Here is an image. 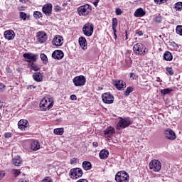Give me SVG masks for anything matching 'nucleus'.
Listing matches in <instances>:
<instances>
[{
	"instance_id": "1",
	"label": "nucleus",
	"mask_w": 182,
	"mask_h": 182,
	"mask_svg": "<svg viewBox=\"0 0 182 182\" xmlns=\"http://www.w3.org/2000/svg\"><path fill=\"white\" fill-rule=\"evenodd\" d=\"M52 107H53V100L51 98H43L40 102V109L43 112H46V110H49Z\"/></svg>"
},
{
	"instance_id": "2",
	"label": "nucleus",
	"mask_w": 182,
	"mask_h": 182,
	"mask_svg": "<svg viewBox=\"0 0 182 182\" xmlns=\"http://www.w3.org/2000/svg\"><path fill=\"white\" fill-rule=\"evenodd\" d=\"M132 119L130 117H124V118H119L118 123L117 124V130H120L122 129H126V127H129L130 124H132Z\"/></svg>"
},
{
	"instance_id": "3",
	"label": "nucleus",
	"mask_w": 182,
	"mask_h": 182,
	"mask_svg": "<svg viewBox=\"0 0 182 182\" xmlns=\"http://www.w3.org/2000/svg\"><path fill=\"white\" fill-rule=\"evenodd\" d=\"M115 181L117 182H129L130 181V176L125 171H120L116 173Z\"/></svg>"
},
{
	"instance_id": "4",
	"label": "nucleus",
	"mask_w": 182,
	"mask_h": 182,
	"mask_svg": "<svg viewBox=\"0 0 182 182\" xmlns=\"http://www.w3.org/2000/svg\"><path fill=\"white\" fill-rule=\"evenodd\" d=\"M78 15L80 16H87L92 12V6L85 4L77 8Z\"/></svg>"
},
{
	"instance_id": "5",
	"label": "nucleus",
	"mask_w": 182,
	"mask_h": 182,
	"mask_svg": "<svg viewBox=\"0 0 182 182\" xmlns=\"http://www.w3.org/2000/svg\"><path fill=\"white\" fill-rule=\"evenodd\" d=\"M95 31V26L92 23H87L82 27V32L85 36L90 37Z\"/></svg>"
},
{
	"instance_id": "6",
	"label": "nucleus",
	"mask_w": 182,
	"mask_h": 182,
	"mask_svg": "<svg viewBox=\"0 0 182 182\" xmlns=\"http://www.w3.org/2000/svg\"><path fill=\"white\" fill-rule=\"evenodd\" d=\"M149 167L150 170L157 173L161 170V162L157 159H153L149 162Z\"/></svg>"
},
{
	"instance_id": "7",
	"label": "nucleus",
	"mask_w": 182,
	"mask_h": 182,
	"mask_svg": "<svg viewBox=\"0 0 182 182\" xmlns=\"http://www.w3.org/2000/svg\"><path fill=\"white\" fill-rule=\"evenodd\" d=\"M23 58H24L25 62H28V63H35V62L38 60L39 55L32 53H27L23 54Z\"/></svg>"
},
{
	"instance_id": "8",
	"label": "nucleus",
	"mask_w": 182,
	"mask_h": 182,
	"mask_svg": "<svg viewBox=\"0 0 182 182\" xmlns=\"http://www.w3.org/2000/svg\"><path fill=\"white\" fill-rule=\"evenodd\" d=\"M133 50L136 55H144L146 54V46L141 43L134 45Z\"/></svg>"
},
{
	"instance_id": "9",
	"label": "nucleus",
	"mask_w": 182,
	"mask_h": 182,
	"mask_svg": "<svg viewBox=\"0 0 182 182\" xmlns=\"http://www.w3.org/2000/svg\"><path fill=\"white\" fill-rule=\"evenodd\" d=\"M70 176L73 180L79 178L83 176V171L80 168H74L70 171Z\"/></svg>"
},
{
	"instance_id": "10",
	"label": "nucleus",
	"mask_w": 182,
	"mask_h": 182,
	"mask_svg": "<svg viewBox=\"0 0 182 182\" xmlns=\"http://www.w3.org/2000/svg\"><path fill=\"white\" fill-rule=\"evenodd\" d=\"M75 86H85L86 85V77L84 75L76 76L73 79Z\"/></svg>"
},
{
	"instance_id": "11",
	"label": "nucleus",
	"mask_w": 182,
	"mask_h": 182,
	"mask_svg": "<svg viewBox=\"0 0 182 182\" xmlns=\"http://www.w3.org/2000/svg\"><path fill=\"white\" fill-rule=\"evenodd\" d=\"M102 102L106 105H112L114 102V97L110 92H106L102 95Z\"/></svg>"
},
{
	"instance_id": "12",
	"label": "nucleus",
	"mask_w": 182,
	"mask_h": 182,
	"mask_svg": "<svg viewBox=\"0 0 182 182\" xmlns=\"http://www.w3.org/2000/svg\"><path fill=\"white\" fill-rule=\"evenodd\" d=\"M37 36V41L40 43H45L46 42V40L48 39V36H46V33L44 31H38L36 34Z\"/></svg>"
},
{
	"instance_id": "13",
	"label": "nucleus",
	"mask_w": 182,
	"mask_h": 182,
	"mask_svg": "<svg viewBox=\"0 0 182 182\" xmlns=\"http://www.w3.org/2000/svg\"><path fill=\"white\" fill-rule=\"evenodd\" d=\"M114 86L116 87L117 90H123L126 87V82L123 80H116L114 81Z\"/></svg>"
},
{
	"instance_id": "14",
	"label": "nucleus",
	"mask_w": 182,
	"mask_h": 182,
	"mask_svg": "<svg viewBox=\"0 0 182 182\" xmlns=\"http://www.w3.org/2000/svg\"><path fill=\"white\" fill-rule=\"evenodd\" d=\"M28 126H29V122L26 119H21L18 122V127L20 130H22V132L28 130Z\"/></svg>"
},
{
	"instance_id": "15",
	"label": "nucleus",
	"mask_w": 182,
	"mask_h": 182,
	"mask_svg": "<svg viewBox=\"0 0 182 182\" xmlns=\"http://www.w3.org/2000/svg\"><path fill=\"white\" fill-rule=\"evenodd\" d=\"M4 36L7 41H12L15 39V31L14 30H6L4 33Z\"/></svg>"
},
{
	"instance_id": "16",
	"label": "nucleus",
	"mask_w": 182,
	"mask_h": 182,
	"mask_svg": "<svg viewBox=\"0 0 182 182\" xmlns=\"http://www.w3.org/2000/svg\"><path fill=\"white\" fill-rule=\"evenodd\" d=\"M42 11L47 16H50L52 15V4H47L43 6Z\"/></svg>"
},
{
	"instance_id": "17",
	"label": "nucleus",
	"mask_w": 182,
	"mask_h": 182,
	"mask_svg": "<svg viewBox=\"0 0 182 182\" xmlns=\"http://www.w3.org/2000/svg\"><path fill=\"white\" fill-rule=\"evenodd\" d=\"M63 56H65V54L63 53V51L60 50H55L52 53V58L53 59H56L57 60H60V59H63Z\"/></svg>"
},
{
	"instance_id": "18",
	"label": "nucleus",
	"mask_w": 182,
	"mask_h": 182,
	"mask_svg": "<svg viewBox=\"0 0 182 182\" xmlns=\"http://www.w3.org/2000/svg\"><path fill=\"white\" fill-rule=\"evenodd\" d=\"M52 42L55 46H62L63 45V38L60 36H55Z\"/></svg>"
},
{
	"instance_id": "19",
	"label": "nucleus",
	"mask_w": 182,
	"mask_h": 182,
	"mask_svg": "<svg viewBox=\"0 0 182 182\" xmlns=\"http://www.w3.org/2000/svg\"><path fill=\"white\" fill-rule=\"evenodd\" d=\"M165 137H166V139H168V140H175L177 136H176V133H174L173 130L167 129L166 130H165Z\"/></svg>"
},
{
	"instance_id": "20",
	"label": "nucleus",
	"mask_w": 182,
	"mask_h": 182,
	"mask_svg": "<svg viewBox=\"0 0 182 182\" xmlns=\"http://www.w3.org/2000/svg\"><path fill=\"white\" fill-rule=\"evenodd\" d=\"M30 148L33 151H38L41 149V143L38 140H33L31 141Z\"/></svg>"
},
{
	"instance_id": "21",
	"label": "nucleus",
	"mask_w": 182,
	"mask_h": 182,
	"mask_svg": "<svg viewBox=\"0 0 182 182\" xmlns=\"http://www.w3.org/2000/svg\"><path fill=\"white\" fill-rule=\"evenodd\" d=\"M146 15V11L142 8L137 9L134 13L135 18H143Z\"/></svg>"
},
{
	"instance_id": "22",
	"label": "nucleus",
	"mask_w": 182,
	"mask_h": 182,
	"mask_svg": "<svg viewBox=\"0 0 182 182\" xmlns=\"http://www.w3.org/2000/svg\"><path fill=\"white\" fill-rule=\"evenodd\" d=\"M113 134H114V128L112 127H107L104 130L105 137H111Z\"/></svg>"
},
{
	"instance_id": "23",
	"label": "nucleus",
	"mask_w": 182,
	"mask_h": 182,
	"mask_svg": "<svg viewBox=\"0 0 182 182\" xmlns=\"http://www.w3.org/2000/svg\"><path fill=\"white\" fill-rule=\"evenodd\" d=\"M80 46H81L82 49L85 50V49H87V43L86 41V38L85 37H80L78 40Z\"/></svg>"
},
{
	"instance_id": "24",
	"label": "nucleus",
	"mask_w": 182,
	"mask_h": 182,
	"mask_svg": "<svg viewBox=\"0 0 182 182\" xmlns=\"http://www.w3.org/2000/svg\"><path fill=\"white\" fill-rule=\"evenodd\" d=\"M12 164L17 167H21V166H22V159L19 156H15L12 159Z\"/></svg>"
},
{
	"instance_id": "25",
	"label": "nucleus",
	"mask_w": 182,
	"mask_h": 182,
	"mask_svg": "<svg viewBox=\"0 0 182 182\" xmlns=\"http://www.w3.org/2000/svg\"><path fill=\"white\" fill-rule=\"evenodd\" d=\"M101 160H106L109 157V151L107 149H102L99 154Z\"/></svg>"
},
{
	"instance_id": "26",
	"label": "nucleus",
	"mask_w": 182,
	"mask_h": 182,
	"mask_svg": "<svg viewBox=\"0 0 182 182\" xmlns=\"http://www.w3.org/2000/svg\"><path fill=\"white\" fill-rule=\"evenodd\" d=\"M164 59L166 60V62H171V60H173V55L170 51H166L164 53Z\"/></svg>"
},
{
	"instance_id": "27",
	"label": "nucleus",
	"mask_w": 182,
	"mask_h": 182,
	"mask_svg": "<svg viewBox=\"0 0 182 182\" xmlns=\"http://www.w3.org/2000/svg\"><path fill=\"white\" fill-rule=\"evenodd\" d=\"M33 77L36 82H42V80L43 79V76L41 73H35L33 75Z\"/></svg>"
},
{
	"instance_id": "28",
	"label": "nucleus",
	"mask_w": 182,
	"mask_h": 182,
	"mask_svg": "<svg viewBox=\"0 0 182 182\" xmlns=\"http://www.w3.org/2000/svg\"><path fill=\"white\" fill-rule=\"evenodd\" d=\"M53 133L57 136H62L65 133V129L63 128H56L54 129Z\"/></svg>"
},
{
	"instance_id": "29",
	"label": "nucleus",
	"mask_w": 182,
	"mask_h": 182,
	"mask_svg": "<svg viewBox=\"0 0 182 182\" xmlns=\"http://www.w3.org/2000/svg\"><path fill=\"white\" fill-rule=\"evenodd\" d=\"M82 167L84 170L87 171V170H90V168H92V164H90V162L89 161H85L82 162Z\"/></svg>"
},
{
	"instance_id": "30",
	"label": "nucleus",
	"mask_w": 182,
	"mask_h": 182,
	"mask_svg": "<svg viewBox=\"0 0 182 182\" xmlns=\"http://www.w3.org/2000/svg\"><path fill=\"white\" fill-rule=\"evenodd\" d=\"M28 66L31 70H34V72H38V70H39V67L34 64V63H28Z\"/></svg>"
},
{
	"instance_id": "31",
	"label": "nucleus",
	"mask_w": 182,
	"mask_h": 182,
	"mask_svg": "<svg viewBox=\"0 0 182 182\" xmlns=\"http://www.w3.org/2000/svg\"><path fill=\"white\" fill-rule=\"evenodd\" d=\"M171 92H173V89H171V88H166V89L161 90V93L164 96H166V95H170V93H171Z\"/></svg>"
},
{
	"instance_id": "32",
	"label": "nucleus",
	"mask_w": 182,
	"mask_h": 182,
	"mask_svg": "<svg viewBox=\"0 0 182 182\" xmlns=\"http://www.w3.org/2000/svg\"><path fill=\"white\" fill-rule=\"evenodd\" d=\"M40 58L44 65H48V56H46V55L41 53L40 55Z\"/></svg>"
},
{
	"instance_id": "33",
	"label": "nucleus",
	"mask_w": 182,
	"mask_h": 182,
	"mask_svg": "<svg viewBox=\"0 0 182 182\" xmlns=\"http://www.w3.org/2000/svg\"><path fill=\"white\" fill-rule=\"evenodd\" d=\"M112 30L116 32V28H117V18H113L112 21Z\"/></svg>"
},
{
	"instance_id": "34",
	"label": "nucleus",
	"mask_w": 182,
	"mask_h": 182,
	"mask_svg": "<svg viewBox=\"0 0 182 182\" xmlns=\"http://www.w3.org/2000/svg\"><path fill=\"white\" fill-rule=\"evenodd\" d=\"M133 90H134V88H133L132 87H128L125 92H124V96H129L130 93L133 92Z\"/></svg>"
},
{
	"instance_id": "35",
	"label": "nucleus",
	"mask_w": 182,
	"mask_h": 182,
	"mask_svg": "<svg viewBox=\"0 0 182 182\" xmlns=\"http://www.w3.org/2000/svg\"><path fill=\"white\" fill-rule=\"evenodd\" d=\"M162 21H163V17H161V16H154V21L156 22V23H161Z\"/></svg>"
},
{
	"instance_id": "36",
	"label": "nucleus",
	"mask_w": 182,
	"mask_h": 182,
	"mask_svg": "<svg viewBox=\"0 0 182 182\" xmlns=\"http://www.w3.org/2000/svg\"><path fill=\"white\" fill-rule=\"evenodd\" d=\"M176 11H181L182 10V2L179 1L178 3L175 4V6H174Z\"/></svg>"
},
{
	"instance_id": "37",
	"label": "nucleus",
	"mask_w": 182,
	"mask_h": 182,
	"mask_svg": "<svg viewBox=\"0 0 182 182\" xmlns=\"http://www.w3.org/2000/svg\"><path fill=\"white\" fill-rule=\"evenodd\" d=\"M33 16L36 19H39L40 18H42V16H43L42 15V13L41 11H34Z\"/></svg>"
},
{
	"instance_id": "38",
	"label": "nucleus",
	"mask_w": 182,
	"mask_h": 182,
	"mask_svg": "<svg viewBox=\"0 0 182 182\" xmlns=\"http://www.w3.org/2000/svg\"><path fill=\"white\" fill-rule=\"evenodd\" d=\"M12 174L14 176V177H18V176L21 174V171L18 169H13Z\"/></svg>"
},
{
	"instance_id": "39",
	"label": "nucleus",
	"mask_w": 182,
	"mask_h": 182,
	"mask_svg": "<svg viewBox=\"0 0 182 182\" xmlns=\"http://www.w3.org/2000/svg\"><path fill=\"white\" fill-rule=\"evenodd\" d=\"M176 31L178 35H181V36H182V26H178Z\"/></svg>"
},
{
	"instance_id": "40",
	"label": "nucleus",
	"mask_w": 182,
	"mask_h": 182,
	"mask_svg": "<svg viewBox=\"0 0 182 182\" xmlns=\"http://www.w3.org/2000/svg\"><path fill=\"white\" fill-rule=\"evenodd\" d=\"M167 75H174V72L173 71V68L170 67H167L166 68Z\"/></svg>"
},
{
	"instance_id": "41",
	"label": "nucleus",
	"mask_w": 182,
	"mask_h": 182,
	"mask_svg": "<svg viewBox=\"0 0 182 182\" xmlns=\"http://www.w3.org/2000/svg\"><path fill=\"white\" fill-rule=\"evenodd\" d=\"M154 2L158 5H161V4H166V2H167V0H154Z\"/></svg>"
},
{
	"instance_id": "42",
	"label": "nucleus",
	"mask_w": 182,
	"mask_h": 182,
	"mask_svg": "<svg viewBox=\"0 0 182 182\" xmlns=\"http://www.w3.org/2000/svg\"><path fill=\"white\" fill-rule=\"evenodd\" d=\"M20 18H21V19H23V21H26V14H25L24 12H21Z\"/></svg>"
},
{
	"instance_id": "43",
	"label": "nucleus",
	"mask_w": 182,
	"mask_h": 182,
	"mask_svg": "<svg viewBox=\"0 0 182 182\" xmlns=\"http://www.w3.org/2000/svg\"><path fill=\"white\" fill-rule=\"evenodd\" d=\"M135 33H136V35H137L138 36H143V35H144L143 31H141V30H136V31H135Z\"/></svg>"
},
{
	"instance_id": "44",
	"label": "nucleus",
	"mask_w": 182,
	"mask_h": 182,
	"mask_svg": "<svg viewBox=\"0 0 182 182\" xmlns=\"http://www.w3.org/2000/svg\"><path fill=\"white\" fill-rule=\"evenodd\" d=\"M4 136L6 139H11V137H12V133L11 132H6L4 134Z\"/></svg>"
},
{
	"instance_id": "45",
	"label": "nucleus",
	"mask_w": 182,
	"mask_h": 182,
	"mask_svg": "<svg viewBox=\"0 0 182 182\" xmlns=\"http://www.w3.org/2000/svg\"><path fill=\"white\" fill-rule=\"evenodd\" d=\"M115 14L116 15H122V14H123V11H122V9H116Z\"/></svg>"
},
{
	"instance_id": "46",
	"label": "nucleus",
	"mask_w": 182,
	"mask_h": 182,
	"mask_svg": "<svg viewBox=\"0 0 182 182\" xmlns=\"http://www.w3.org/2000/svg\"><path fill=\"white\" fill-rule=\"evenodd\" d=\"M70 164H76L77 163V159L76 158H73L70 159Z\"/></svg>"
},
{
	"instance_id": "47",
	"label": "nucleus",
	"mask_w": 182,
	"mask_h": 182,
	"mask_svg": "<svg viewBox=\"0 0 182 182\" xmlns=\"http://www.w3.org/2000/svg\"><path fill=\"white\" fill-rule=\"evenodd\" d=\"M62 8L59 5H56L54 8L55 12H59Z\"/></svg>"
},
{
	"instance_id": "48",
	"label": "nucleus",
	"mask_w": 182,
	"mask_h": 182,
	"mask_svg": "<svg viewBox=\"0 0 182 182\" xmlns=\"http://www.w3.org/2000/svg\"><path fill=\"white\" fill-rule=\"evenodd\" d=\"M41 182H53V181H52V178L50 177H47L44 178Z\"/></svg>"
},
{
	"instance_id": "49",
	"label": "nucleus",
	"mask_w": 182,
	"mask_h": 182,
	"mask_svg": "<svg viewBox=\"0 0 182 182\" xmlns=\"http://www.w3.org/2000/svg\"><path fill=\"white\" fill-rule=\"evenodd\" d=\"M5 177V171H0V180Z\"/></svg>"
},
{
	"instance_id": "50",
	"label": "nucleus",
	"mask_w": 182,
	"mask_h": 182,
	"mask_svg": "<svg viewBox=\"0 0 182 182\" xmlns=\"http://www.w3.org/2000/svg\"><path fill=\"white\" fill-rule=\"evenodd\" d=\"M18 182H29V179L26 178H21L18 180Z\"/></svg>"
},
{
	"instance_id": "51",
	"label": "nucleus",
	"mask_w": 182,
	"mask_h": 182,
	"mask_svg": "<svg viewBox=\"0 0 182 182\" xmlns=\"http://www.w3.org/2000/svg\"><path fill=\"white\" fill-rule=\"evenodd\" d=\"M100 2V0H95L93 2V5L96 7H97V4Z\"/></svg>"
},
{
	"instance_id": "52",
	"label": "nucleus",
	"mask_w": 182,
	"mask_h": 182,
	"mask_svg": "<svg viewBox=\"0 0 182 182\" xmlns=\"http://www.w3.org/2000/svg\"><path fill=\"white\" fill-rule=\"evenodd\" d=\"M4 89H5V85L0 84V92H4Z\"/></svg>"
},
{
	"instance_id": "53",
	"label": "nucleus",
	"mask_w": 182,
	"mask_h": 182,
	"mask_svg": "<svg viewBox=\"0 0 182 182\" xmlns=\"http://www.w3.org/2000/svg\"><path fill=\"white\" fill-rule=\"evenodd\" d=\"M36 89V86L35 85H29L27 87V89H28L29 90H31V89Z\"/></svg>"
},
{
	"instance_id": "54",
	"label": "nucleus",
	"mask_w": 182,
	"mask_h": 182,
	"mask_svg": "<svg viewBox=\"0 0 182 182\" xmlns=\"http://www.w3.org/2000/svg\"><path fill=\"white\" fill-rule=\"evenodd\" d=\"M70 99H71V100H76L77 99V97L75 95H71Z\"/></svg>"
},
{
	"instance_id": "55",
	"label": "nucleus",
	"mask_w": 182,
	"mask_h": 182,
	"mask_svg": "<svg viewBox=\"0 0 182 182\" xmlns=\"http://www.w3.org/2000/svg\"><path fill=\"white\" fill-rule=\"evenodd\" d=\"M130 77H132V79L134 80L136 79V75H134V73H131Z\"/></svg>"
},
{
	"instance_id": "56",
	"label": "nucleus",
	"mask_w": 182,
	"mask_h": 182,
	"mask_svg": "<svg viewBox=\"0 0 182 182\" xmlns=\"http://www.w3.org/2000/svg\"><path fill=\"white\" fill-rule=\"evenodd\" d=\"M92 145L94 147H97V146H99V144L97 142H93Z\"/></svg>"
},
{
	"instance_id": "57",
	"label": "nucleus",
	"mask_w": 182,
	"mask_h": 182,
	"mask_svg": "<svg viewBox=\"0 0 182 182\" xmlns=\"http://www.w3.org/2000/svg\"><path fill=\"white\" fill-rule=\"evenodd\" d=\"M21 4H26L28 2V0H19Z\"/></svg>"
},
{
	"instance_id": "58",
	"label": "nucleus",
	"mask_w": 182,
	"mask_h": 182,
	"mask_svg": "<svg viewBox=\"0 0 182 182\" xmlns=\"http://www.w3.org/2000/svg\"><path fill=\"white\" fill-rule=\"evenodd\" d=\"M114 33V39H116V38H117V34H116V31H113Z\"/></svg>"
},
{
	"instance_id": "59",
	"label": "nucleus",
	"mask_w": 182,
	"mask_h": 182,
	"mask_svg": "<svg viewBox=\"0 0 182 182\" xmlns=\"http://www.w3.org/2000/svg\"><path fill=\"white\" fill-rule=\"evenodd\" d=\"M125 36H126V41H127V39H129V38L127 37V31H125Z\"/></svg>"
},
{
	"instance_id": "60",
	"label": "nucleus",
	"mask_w": 182,
	"mask_h": 182,
	"mask_svg": "<svg viewBox=\"0 0 182 182\" xmlns=\"http://www.w3.org/2000/svg\"><path fill=\"white\" fill-rule=\"evenodd\" d=\"M7 72H8V73H11V69L8 68Z\"/></svg>"
},
{
	"instance_id": "61",
	"label": "nucleus",
	"mask_w": 182,
	"mask_h": 182,
	"mask_svg": "<svg viewBox=\"0 0 182 182\" xmlns=\"http://www.w3.org/2000/svg\"><path fill=\"white\" fill-rule=\"evenodd\" d=\"M159 80H160V77H158Z\"/></svg>"
},
{
	"instance_id": "62",
	"label": "nucleus",
	"mask_w": 182,
	"mask_h": 182,
	"mask_svg": "<svg viewBox=\"0 0 182 182\" xmlns=\"http://www.w3.org/2000/svg\"><path fill=\"white\" fill-rule=\"evenodd\" d=\"M159 80H157V82H159Z\"/></svg>"
},
{
	"instance_id": "63",
	"label": "nucleus",
	"mask_w": 182,
	"mask_h": 182,
	"mask_svg": "<svg viewBox=\"0 0 182 182\" xmlns=\"http://www.w3.org/2000/svg\"><path fill=\"white\" fill-rule=\"evenodd\" d=\"M159 80H157V82H159Z\"/></svg>"
}]
</instances>
